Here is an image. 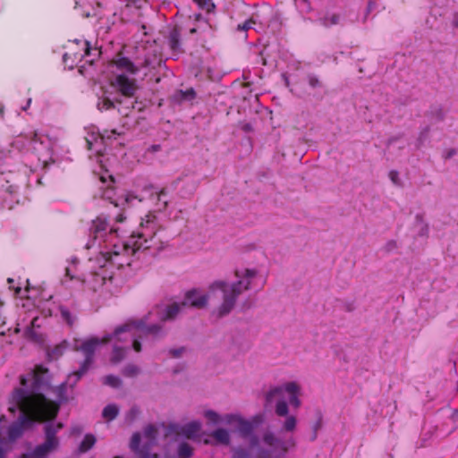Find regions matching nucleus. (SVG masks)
Masks as SVG:
<instances>
[{
  "label": "nucleus",
  "instance_id": "nucleus-1",
  "mask_svg": "<svg viewBox=\"0 0 458 458\" xmlns=\"http://www.w3.org/2000/svg\"><path fill=\"white\" fill-rule=\"evenodd\" d=\"M170 239L165 229L158 225L157 216L148 213L141 219L136 232H132L122 245L114 244V250L106 251L104 255L107 261L120 267L125 264L130 265L128 258L140 250H163L167 246Z\"/></svg>",
  "mask_w": 458,
  "mask_h": 458
},
{
  "label": "nucleus",
  "instance_id": "nucleus-2",
  "mask_svg": "<svg viewBox=\"0 0 458 458\" xmlns=\"http://www.w3.org/2000/svg\"><path fill=\"white\" fill-rule=\"evenodd\" d=\"M12 400L21 411V416L8 428V437L14 441L21 437L24 428L35 422H47L57 417L55 406H49L42 396L27 395L23 391L13 390Z\"/></svg>",
  "mask_w": 458,
  "mask_h": 458
},
{
  "label": "nucleus",
  "instance_id": "nucleus-3",
  "mask_svg": "<svg viewBox=\"0 0 458 458\" xmlns=\"http://www.w3.org/2000/svg\"><path fill=\"white\" fill-rule=\"evenodd\" d=\"M134 327H140V325L132 322L131 320L117 327L113 335L107 334L102 338L90 337L89 339L82 340L80 344L79 342L76 341L74 350L81 352L84 355V360L81 362L79 369L71 373L67 377V381L58 386L57 392L59 398L64 399L63 394L65 391L66 385H70L71 387H73L81 377L88 372L94 362V355L99 345L106 344L112 340H114L117 343H124L128 342L131 338L134 339L136 336Z\"/></svg>",
  "mask_w": 458,
  "mask_h": 458
},
{
  "label": "nucleus",
  "instance_id": "nucleus-4",
  "mask_svg": "<svg viewBox=\"0 0 458 458\" xmlns=\"http://www.w3.org/2000/svg\"><path fill=\"white\" fill-rule=\"evenodd\" d=\"M284 390L290 394V403L294 408H299L301 406V400L299 398L300 387L295 382H289L285 384L284 387L276 386L271 388L266 394V403L267 405L270 404L274 402V400L277 399L275 409L276 414L279 417H286L283 424V430L286 432H293L296 428L297 419L293 415L288 416L289 408L287 403L284 399Z\"/></svg>",
  "mask_w": 458,
  "mask_h": 458
},
{
  "label": "nucleus",
  "instance_id": "nucleus-5",
  "mask_svg": "<svg viewBox=\"0 0 458 458\" xmlns=\"http://www.w3.org/2000/svg\"><path fill=\"white\" fill-rule=\"evenodd\" d=\"M257 272L252 269H245L242 272L235 271V276L239 280L236 283L228 284L225 281H216L210 284L209 290L214 292L220 290L223 293V302L218 308V315L223 317L228 314L235 305L239 295L244 291L249 290L251 279L256 276Z\"/></svg>",
  "mask_w": 458,
  "mask_h": 458
},
{
  "label": "nucleus",
  "instance_id": "nucleus-6",
  "mask_svg": "<svg viewBox=\"0 0 458 458\" xmlns=\"http://www.w3.org/2000/svg\"><path fill=\"white\" fill-rule=\"evenodd\" d=\"M20 383L21 387L15 388L14 390L23 391L27 395H38L42 396L46 403H50L49 406H55L57 413L60 410L59 403L48 399L41 392L47 389L50 384V376L48 369L43 365H36L34 369L27 376L20 377Z\"/></svg>",
  "mask_w": 458,
  "mask_h": 458
},
{
  "label": "nucleus",
  "instance_id": "nucleus-7",
  "mask_svg": "<svg viewBox=\"0 0 458 458\" xmlns=\"http://www.w3.org/2000/svg\"><path fill=\"white\" fill-rule=\"evenodd\" d=\"M64 428L62 422L47 423L44 426L45 441L37 445L31 453L23 454L20 458H47L60 445L57 433Z\"/></svg>",
  "mask_w": 458,
  "mask_h": 458
},
{
  "label": "nucleus",
  "instance_id": "nucleus-8",
  "mask_svg": "<svg viewBox=\"0 0 458 458\" xmlns=\"http://www.w3.org/2000/svg\"><path fill=\"white\" fill-rule=\"evenodd\" d=\"M133 322L140 325V327H134L136 336L132 339V349L136 352H141V342H147L149 339L155 341L165 335L160 325L145 326L141 320Z\"/></svg>",
  "mask_w": 458,
  "mask_h": 458
},
{
  "label": "nucleus",
  "instance_id": "nucleus-9",
  "mask_svg": "<svg viewBox=\"0 0 458 458\" xmlns=\"http://www.w3.org/2000/svg\"><path fill=\"white\" fill-rule=\"evenodd\" d=\"M117 233L118 228L109 227L106 216H99L92 221L90 233L94 242H98V244H101L102 242H108V238L116 235Z\"/></svg>",
  "mask_w": 458,
  "mask_h": 458
},
{
  "label": "nucleus",
  "instance_id": "nucleus-10",
  "mask_svg": "<svg viewBox=\"0 0 458 458\" xmlns=\"http://www.w3.org/2000/svg\"><path fill=\"white\" fill-rule=\"evenodd\" d=\"M201 428V424L199 421H191L185 425L170 424L165 432V437L174 436L175 440L180 437L187 439H193L198 435Z\"/></svg>",
  "mask_w": 458,
  "mask_h": 458
},
{
  "label": "nucleus",
  "instance_id": "nucleus-11",
  "mask_svg": "<svg viewBox=\"0 0 458 458\" xmlns=\"http://www.w3.org/2000/svg\"><path fill=\"white\" fill-rule=\"evenodd\" d=\"M264 443L281 452L283 455H284L288 450L292 447L295 446V441L293 437L287 439L286 441H283L276 437L273 432L267 431L263 436Z\"/></svg>",
  "mask_w": 458,
  "mask_h": 458
},
{
  "label": "nucleus",
  "instance_id": "nucleus-12",
  "mask_svg": "<svg viewBox=\"0 0 458 458\" xmlns=\"http://www.w3.org/2000/svg\"><path fill=\"white\" fill-rule=\"evenodd\" d=\"M114 85L123 96L129 98H132L138 89L136 81L134 79H129L124 74L117 75Z\"/></svg>",
  "mask_w": 458,
  "mask_h": 458
},
{
  "label": "nucleus",
  "instance_id": "nucleus-13",
  "mask_svg": "<svg viewBox=\"0 0 458 458\" xmlns=\"http://www.w3.org/2000/svg\"><path fill=\"white\" fill-rule=\"evenodd\" d=\"M208 302V296L206 294H200L197 290L189 291L182 305L185 307L191 306L197 309H201L206 306Z\"/></svg>",
  "mask_w": 458,
  "mask_h": 458
},
{
  "label": "nucleus",
  "instance_id": "nucleus-14",
  "mask_svg": "<svg viewBox=\"0 0 458 458\" xmlns=\"http://www.w3.org/2000/svg\"><path fill=\"white\" fill-rule=\"evenodd\" d=\"M113 192V190L112 189H107L106 191H105L104 194H103V199H108L110 201V203L114 204V208H118L120 206H122L121 208V212H119L115 216H114V221L116 223H123L125 220H126V216L124 215V206L127 205L131 198V195H126L123 202L122 204H119L116 200L114 201L112 199V196H111V193Z\"/></svg>",
  "mask_w": 458,
  "mask_h": 458
},
{
  "label": "nucleus",
  "instance_id": "nucleus-15",
  "mask_svg": "<svg viewBox=\"0 0 458 458\" xmlns=\"http://www.w3.org/2000/svg\"><path fill=\"white\" fill-rule=\"evenodd\" d=\"M112 63L117 69L131 74H136L139 72V68L128 57L123 56L121 54H118Z\"/></svg>",
  "mask_w": 458,
  "mask_h": 458
},
{
  "label": "nucleus",
  "instance_id": "nucleus-16",
  "mask_svg": "<svg viewBox=\"0 0 458 458\" xmlns=\"http://www.w3.org/2000/svg\"><path fill=\"white\" fill-rule=\"evenodd\" d=\"M234 421L237 422L238 430L243 437H247L252 433L253 427L250 422L244 420L242 418L235 415L226 416L227 423L231 424Z\"/></svg>",
  "mask_w": 458,
  "mask_h": 458
},
{
  "label": "nucleus",
  "instance_id": "nucleus-17",
  "mask_svg": "<svg viewBox=\"0 0 458 458\" xmlns=\"http://www.w3.org/2000/svg\"><path fill=\"white\" fill-rule=\"evenodd\" d=\"M184 309V306L182 305V302H174L165 309L164 312L160 315V319L162 321L172 320L176 318V316Z\"/></svg>",
  "mask_w": 458,
  "mask_h": 458
},
{
  "label": "nucleus",
  "instance_id": "nucleus-18",
  "mask_svg": "<svg viewBox=\"0 0 458 458\" xmlns=\"http://www.w3.org/2000/svg\"><path fill=\"white\" fill-rule=\"evenodd\" d=\"M342 16L340 13H327L325 15L318 18V22L325 28H330L332 26L340 24Z\"/></svg>",
  "mask_w": 458,
  "mask_h": 458
},
{
  "label": "nucleus",
  "instance_id": "nucleus-19",
  "mask_svg": "<svg viewBox=\"0 0 458 458\" xmlns=\"http://www.w3.org/2000/svg\"><path fill=\"white\" fill-rule=\"evenodd\" d=\"M7 283L9 284V288L14 291L15 295H20L21 298H29L27 293L30 292V282L27 279L25 281V287L22 290L21 283H19L17 285L15 284V281L13 278H8Z\"/></svg>",
  "mask_w": 458,
  "mask_h": 458
},
{
  "label": "nucleus",
  "instance_id": "nucleus-20",
  "mask_svg": "<svg viewBox=\"0 0 458 458\" xmlns=\"http://www.w3.org/2000/svg\"><path fill=\"white\" fill-rule=\"evenodd\" d=\"M101 52L98 48H91L88 41L84 42L83 57L87 58L86 63L93 64L94 61L100 57Z\"/></svg>",
  "mask_w": 458,
  "mask_h": 458
},
{
  "label": "nucleus",
  "instance_id": "nucleus-21",
  "mask_svg": "<svg viewBox=\"0 0 458 458\" xmlns=\"http://www.w3.org/2000/svg\"><path fill=\"white\" fill-rule=\"evenodd\" d=\"M210 436L219 444L229 445L230 443L229 433L225 428H217L213 431Z\"/></svg>",
  "mask_w": 458,
  "mask_h": 458
},
{
  "label": "nucleus",
  "instance_id": "nucleus-22",
  "mask_svg": "<svg viewBox=\"0 0 458 458\" xmlns=\"http://www.w3.org/2000/svg\"><path fill=\"white\" fill-rule=\"evenodd\" d=\"M96 444V437L92 434L85 435L83 440L79 445V452L81 454L89 451Z\"/></svg>",
  "mask_w": 458,
  "mask_h": 458
},
{
  "label": "nucleus",
  "instance_id": "nucleus-23",
  "mask_svg": "<svg viewBox=\"0 0 458 458\" xmlns=\"http://www.w3.org/2000/svg\"><path fill=\"white\" fill-rule=\"evenodd\" d=\"M144 437L148 439V445H153L158 435L156 426L149 424L144 428Z\"/></svg>",
  "mask_w": 458,
  "mask_h": 458
},
{
  "label": "nucleus",
  "instance_id": "nucleus-24",
  "mask_svg": "<svg viewBox=\"0 0 458 458\" xmlns=\"http://www.w3.org/2000/svg\"><path fill=\"white\" fill-rule=\"evenodd\" d=\"M177 454L179 458H191L193 454V448L190 444L182 442L178 446Z\"/></svg>",
  "mask_w": 458,
  "mask_h": 458
},
{
  "label": "nucleus",
  "instance_id": "nucleus-25",
  "mask_svg": "<svg viewBox=\"0 0 458 458\" xmlns=\"http://www.w3.org/2000/svg\"><path fill=\"white\" fill-rule=\"evenodd\" d=\"M126 348L114 345L112 352L111 361L118 363L123 360L126 355Z\"/></svg>",
  "mask_w": 458,
  "mask_h": 458
},
{
  "label": "nucleus",
  "instance_id": "nucleus-26",
  "mask_svg": "<svg viewBox=\"0 0 458 458\" xmlns=\"http://www.w3.org/2000/svg\"><path fill=\"white\" fill-rule=\"evenodd\" d=\"M119 409L116 405L109 404L104 408L102 415L106 420H113L116 418Z\"/></svg>",
  "mask_w": 458,
  "mask_h": 458
},
{
  "label": "nucleus",
  "instance_id": "nucleus-27",
  "mask_svg": "<svg viewBox=\"0 0 458 458\" xmlns=\"http://www.w3.org/2000/svg\"><path fill=\"white\" fill-rule=\"evenodd\" d=\"M157 208L159 210H164L168 206V200L166 199V191L165 189H162L157 193Z\"/></svg>",
  "mask_w": 458,
  "mask_h": 458
},
{
  "label": "nucleus",
  "instance_id": "nucleus-28",
  "mask_svg": "<svg viewBox=\"0 0 458 458\" xmlns=\"http://www.w3.org/2000/svg\"><path fill=\"white\" fill-rule=\"evenodd\" d=\"M98 108L101 112L114 108V103L108 98H101L98 101Z\"/></svg>",
  "mask_w": 458,
  "mask_h": 458
},
{
  "label": "nucleus",
  "instance_id": "nucleus-29",
  "mask_svg": "<svg viewBox=\"0 0 458 458\" xmlns=\"http://www.w3.org/2000/svg\"><path fill=\"white\" fill-rule=\"evenodd\" d=\"M169 45L173 51H178L180 47L179 33L174 30L169 37Z\"/></svg>",
  "mask_w": 458,
  "mask_h": 458
},
{
  "label": "nucleus",
  "instance_id": "nucleus-30",
  "mask_svg": "<svg viewBox=\"0 0 458 458\" xmlns=\"http://www.w3.org/2000/svg\"><path fill=\"white\" fill-rule=\"evenodd\" d=\"M193 2L198 4V6L206 11L207 13H211L215 9V4L212 0H193Z\"/></svg>",
  "mask_w": 458,
  "mask_h": 458
},
{
  "label": "nucleus",
  "instance_id": "nucleus-31",
  "mask_svg": "<svg viewBox=\"0 0 458 458\" xmlns=\"http://www.w3.org/2000/svg\"><path fill=\"white\" fill-rule=\"evenodd\" d=\"M140 373V368L134 364H128L123 368V374L125 377H132Z\"/></svg>",
  "mask_w": 458,
  "mask_h": 458
},
{
  "label": "nucleus",
  "instance_id": "nucleus-32",
  "mask_svg": "<svg viewBox=\"0 0 458 458\" xmlns=\"http://www.w3.org/2000/svg\"><path fill=\"white\" fill-rule=\"evenodd\" d=\"M103 383L112 387H119L122 385L121 379L114 375H108L104 377Z\"/></svg>",
  "mask_w": 458,
  "mask_h": 458
},
{
  "label": "nucleus",
  "instance_id": "nucleus-33",
  "mask_svg": "<svg viewBox=\"0 0 458 458\" xmlns=\"http://www.w3.org/2000/svg\"><path fill=\"white\" fill-rule=\"evenodd\" d=\"M60 313H61V316H62V318L69 325V326H72L74 321H75V318L72 315V313L69 311V310L65 307H61L60 308Z\"/></svg>",
  "mask_w": 458,
  "mask_h": 458
},
{
  "label": "nucleus",
  "instance_id": "nucleus-34",
  "mask_svg": "<svg viewBox=\"0 0 458 458\" xmlns=\"http://www.w3.org/2000/svg\"><path fill=\"white\" fill-rule=\"evenodd\" d=\"M205 417L212 424H219L221 422L220 415L214 411H211V410L206 411Z\"/></svg>",
  "mask_w": 458,
  "mask_h": 458
},
{
  "label": "nucleus",
  "instance_id": "nucleus-35",
  "mask_svg": "<svg viewBox=\"0 0 458 458\" xmlns=\"http://www.w3.org/2000/svg\"><path fill=\"white\" fill-rule=\"evenodd\" d=\"M140 439H141V436L140 433L137 432L132 435L131 443H130V447L132 451H134V452L139 451Z\"/></svg>",
  "mask_w": 458,
  "mask_h": 458
},
{
  "label": "nucleus",
  "instance_id": "nucleus-36",
  "mask_svg": "<svg viewBox=\"0 0 458 458\" xmlns=\"http://www.w3.org/2000/svg\"><path fill=\"white\" fill-rule=\"evenodd\" d=\"M64 347L62 345H56L49 353L51 359H58L64 353Z\"/></svg>",
  "mask_w": 458,
  "mask_h": 458
},
{
  "label": "nucleus",
  "instance_id": "nucleus-37",
  "mask_svg": "<svg viewBox=\"0 0 458 458\" xmlns=\"http://www.w3.org/2000/svg\"><path fill=\"white\" fill-rule=\"evenodd\" d=\"M38 317H35L31 319L30 321V327L26 329V334L30 336V337H32L34 335V332H33V329L35 327H39V324L38 323Z\"/></svg>",
  "mask_w": 458,
  "mask_h": 458
},
{
  "label": "nucleus",
  "instance_id": "nucleus-38",
  "mask_svg": "<svg viewBox=\"0 0 458 458\" xmlns=\"http://www.w3.org/2000/svg\"><path fill=\"white\" fill-rule=\"evenodd\" d=\"M255 21H253V19H249L247 21H245L243 23H240L238 24L237 26V30H240V31H246L248 30L249 29L251 28V26L253 24H255Z\"/></svg>",
  "mask_w": 458,
  "mask_h": 458
},
{
  "label": "nucleus",
  "instance_id": "nucleus-39",
  "mask_svg": "<svg viewBox=\"0 0 458 458\" xmlns=\"http://www.w3.org/2000/svg\"><path fill=\"white\" fill-rule=\"evenodd\" d=\"M388 176L394 184H395V185L401 184L400 178H399V173L397 171H395V170L390 171Z\"/></svg>",
  "mask_w": 458,
  "mask_h": 458
},
{
  "label": "nucleus",
  "instance_id": "nucleus-40",
  "mask_svg": "<svg viewBox=\"0 0 458 458\" xmlns=\"http://www.w3.org/2000/svg\"><path fill=\"white\" fill-rule=\"evenodd\" d=\"M308 81H309V85L311 87V88H318L321 86V82L320 81L318 80V77L314 76V75H309L308 77Z\"/></svg>",
  "mask_w": 458,
  "mask_h": 458
},
{
  "label": "nucleus",
  "instance_id": "nucleus-41",
  "mask_svg": "<svg viewBox=\"0 0 458 458\" xmlns=\"http://www.w3.org/2000/svg\"><path fill=\"white\" fill-rule=\"evenodd\" d=\"M322 427V417L321 415L318 416L317 421L315 422L314 426H313V430H314V435H313V437L312 439H316L317 437V432L318 429H320Z\"/></svg>",
  "mask_w": 458,
  "mask_h": 458
},
{
  "label": "nucleus",
  "instance_id": "nucleus-42",
  "mask_svg": "<svg viewBox=\"0 0 458 458\" xmlns=\"http://www.w3.org/2000/svg\"><path fill=\"white\" fill-rule=\"evenodd\" d=\"M233 458H249V453L244 449H238L234 452Z\"/></svg>",
  "mask_w": 458,
  "mask_h": 458
},
{
  "label": "nucleus",
  "instance_id": "nucleus-43",
  "mask_svg": "<svg viewBox=\"0 0 458 458\" xmlns=\"http://www.w3.org/2000/svg\"><path fill=\"white\" fill-rule=\"evenodd\" d=\"M4 301L0 299V323H4Z\"/></svg>",
  "mask_w": 458,
  "mask_h": 458
},
{
  "label": "nucleus",
  "instance_id": "nucleus-44",
  "mask_svg": "<svg viewBox=\"0 0 458 458\" xmlns=\"http://www.w3.org/2000/svg\"><path fill=\"white\" fill-rule=\"evenodd\" d=\"M140 413V411L136 407H132L129 411V416H131V419L133 420L135 417H137Z\"/></svg>",
  "mask_w": 458,
  "mask_h": 458
},
{
  "label": "nucleus",
  "instance_id": "nucleus-45",
  "mask_svg": "<svg viewBox=\"0 0 458 458\" xmlns=\"http://www.w3.org/2000/svg\"><path fill=\"white\" fill-rule=\"evenodd\" d=\"M183 348H181V349H173L170 351V353L172 354L173 357H179L181 355V353L183 352Z\"/></svg>",
  "mask_w": 458,
  "mask_h": 458
},
{
  "label": "nucleus",
  "instance_id": "nucleus-46",
  "mask_svg": "<svg viewBox=\"0 0 458 458\" xmlns=\"http://www.w3.org/2000/svg\"><path fill=\"white\" fill-rule=\"evenodd\" d=\"M140 458H158V455L157 454H145L141 455Z\"/></svg>",
  "mask_w": 458,
  "mask_h": 458
},
{
  "label": "nucleus",
  "instance_id": "nucleus-47",
  "mask_svg": "<svg viewBox=\"0 0 458 458\" xmlns=\"http://www.w3.org/2000/svg\"><path fill=\"white\" fill-rule=\"evenodd\" d=\"M161 149V146L160 145H152L150 147V150L152 152H157V151H159Z\"/></svg>",
  "mask_w": 458,
  "mask_h": 458
},
{
  "label": "nucleus",
  "instance_id": "nucleus-48",
  "mask_svg": "<svg viewBox=\"0 0 458 458\" xmlns=\"http://www.w3.org/2000/svg\"><path fill=\"white\" fill-rule=\"evenodd\" d=\"M65 276L69 277L70 280L74 279V276L71 275L70 269L68 267L65 268Z\"/></svg>",
  "mask_w": 458,
  "mask_h": 458
},
{
  "label": "nucleus",
  "instance_id": "nucleus-49",
  "mask_svg": "<svg viewBox=\"0 0 458 458\" xmlns=\"http://www.w3.org/2000/svg\"><path fill=\"white\" fill-rule=\"evenodd\" d=\"M257 458H269V454L267 452L262 451Z\"/></svg>",
  "mask_w": 458,
  "mask_h": 458
},
{
  "label": "nucleus",
  "instance_id": "nucleus-50",
  "mask_svg": "<svg viewBox=\"0 0 458 458\" xmlns=\"http://www.w3.org/2000/svg\"><path fill=\"white\" fill-rule=\"evenodd\" d=\"M72 434H79V433H81V429L79 428L74 427L72 429Z\"/></svg>",
  "mask_w": 458,
  "mask_h": 458
},
{
  "label": "nucleus",
  "instance_id": "nucleus-51",
  "mask_svg": "<svg viewBox=\"0 0 458 458\" xmlns=\"http://www.w3.org/2000/svg\"><path fill=\"white\" fill-rule=\"evenodd\" d=\"M0 458H5L4 452L0 448Z\"/></svg>",
  "mask_w": 458,
  "mask_h": 458
},
{
  "label": "nucleus",
  "instance_id": "nucleus-52",
  "mask_svg": "<svg viewBox=\"0 0 458 458\" xmlns=\"http://www.w3.org/2000/svg\"><path fill=\"white\" fill-rule=\"evenodd\" d=\"M187 94H191V95H192V96H193V95H194V91H193V89H190V90H188V91H187Z\"/></svg>",
  "mask_w": 458,
  "mask_h": 458
},
{
  "label": "nucleus",
  "instance_id": "nucleus-53",
  "mask_svg": "<svg viewBox=\"0 0 458 458\" xmlns=\"http://www.w3.org/2000/svg\"><path fill=\"white\" fill-rule=\"evenodd\" d=\"M30 102H31V99L30 98V99L28 100V105H27V106L23 107V110H26V109H27V107L30 106Z\"/></svg>",
  "mask_w": 458,
  "mask_h": 458
},
{
  "label": "nucleus",
  "instance_id": "nucleus-54",
  "mask_svg": "<svg viewBox=\"0 0 458 458\" xmlns=\"http://www.w3.org/2000/svg\"><path fill=\"white\" fill-rule=\"evenodd\" d=\"M131 3L136 4L140 0H129Z\"/></svg>",
  "mask_w": 458,
  "mask_h": 458
},
{
  "label": "nucleus",
  "instance_id": "nucleus-55",
  "mask_svg": "<svg viewBox=\"0 0 458 458\" xmlns=\"http://www.w3.org/2000/svg\"><path fill=\"white\" fill-rule=\"evenodd\" d=\"M68 55H69L68 54H64V62H66V60H67V58H68Z\"/></svg>",
  "mask_w": 458,
  "mask_h": 458
},
{
  "label": "nucleus",
  "instance_id": "nucleus-56",
  "mask_svg": "<svg viewBox=\"0 0 458 458\" xmlns=\"http://www.w3.org/2000/svg\"><path fill=\"white\" fill-rule=\"evenodd\" d=\"M9 411H10L11 412H14V411H15V408H14V407H10V408H9Z\"/></svg>",
  "mask_w": 458,
  "mask_h": 458
},
{
  "label": "nucleus",
  "instance_id": "nucleus-57",
  "mask_svg": "<svg viewBox=\"0 0 458 458\" xmlns=\"http://www.w3.org/2000/svg\"><path fill=\"white\" fill-rule=\"evenodd\" d=\"M455 27H458V18L454 21Z\"/></svg>",
  "mask_w": 458,
  "mask_h": 458
},
{
  "label": "nucleus",
  "instance_id": "nucleus-58",
  "mask_svg": "<svg viewBox=\"0 0 458 458\" xmlns=\"http://www.w3.org/2000/svg\"><path fill=\"white\" fill-rule=\"evenodd\" d=\"M190 32H191V33H195V32H196V29H194V28H193V29H191V30H190Z\"/></svg>",
  "mask_w": 458,
  "mask_h": 458
},
{
  "label": "nucleus",
  "instance_id": "nucleus-59",
  "mask_svg": "<svg viewBox=\"0 0 458 458\" xmlns=\"http://www.w3.org/2000/svg\"><path fill=\"white\" fill-rule=\"evenodd\" d=\"M204 443L208 445V444H209V441L208 439H205Z\"/></svg>",
  "mask_w": 458,
  "mask_h": 458
},
{
  "label": "nucleus",
  "instance_id": "nucleus-60",
  "mask_svg": "<svg viewBox=\"0 0 458 458\" xmlns=\"http://www.w3.org/2000/svg\"><path fill=\"white\" fill-rule=\"evenodd\" d=\"M454 154V151L449 152L448 157H451Z\"/></svg>",
  "mask_w": 458,
  "mask_h": 458
},
{
  "label": "nucleus",
  "instance_id": "nucleus-61",
  "mask_svg": "<svg viewBox=\"0 0 458 458\" xmlns=\"http://www.w3.org/2000/svg\"><path fill=\"white\" fill-rule=\"evenodd\" d=\"M112 133H113V134H117V132H116V131H115V130H113V131H112Z\"/></svg>",
  "mask_w": 458,
  "mask_h": 458
},
{
  "label": "nucleus",
  "instance_id": "nucleus-62",
  "mask_svg": "<svg viewBox=\"0 0 458 458\" xmlns=\"http://www.w3.org/2000/svg\"><path fill=\"white\" fill-rule=\"evenodd\" d=\"M388 244H389V245H395V243H394V242H389Z\"/></svg>",
  "mask_w": 458,
  "mask_h": 458
},
{
  "label": "nucleus",
  "instance_id": "nucleus-63",
  "mask_svg": "<svg viewBox=\"0 0 458 458\" xmlns=\"http://www.w3.org/2000/svg\"><path fill=\"white\" fill-rule=\"evenodd\" d=\"M114 458H123V457L117 455V456H114Z\"/></svg>",
  "mask_w": 458,
  "mask_h": 458
}]
</instances>
